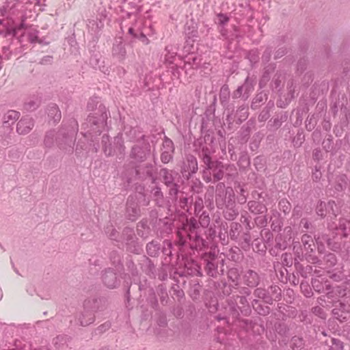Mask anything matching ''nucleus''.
Masks as SVG:
<instances>
[{
  "label": "nucleus",
  "mask_w": 350,
  "mask_h": 350,
  "mask_svg": "<svg viewBox=\"0 0 350 350\" xmlns=\"http://www.w3.org/2000/svg\"><path fill=\"white\" fill-rule=\"evenodd\" d=\"M214 137L206 134L193 142L195 152L198 154L200 167H202V178L206 183H217L223 180V163L218 160H213L211 156L215 153Z\"/></svg>",
  "instance_id": "f257e3e1"
},
{
  "label": "nucleus",
  "mask_w": 350,
  "mask_h": 350,
  "mask_svg": "<svg viewBox=\"0 0 350 350\" xmlns=\"http://www.w3.org/2000/svg\"><path fill=\"white\" fill-rule=\"evenodd\" d=\"M198 220L191 217L178 227L177 243L180 248L189 247L191 249L201 250L207 245V241L202 238V229L209 226V215L206 211L200 213Z\"/></svg>",
  "instance_id": "f03ea898"
},
{
  "label": "nucleus",
  "mask_w": 350,
  "mask_h": 350,
  "mask_svg": "<svg viewBox=\"0 0 350 350\" xmlns=\"http://www.w3.org/2000/svg\"><path fill=\"white\" fill-rule=\"evenodd\" d=\"M77 133V122L75 119L63 124L59 131L50 130L44 136V147L50 149L56 145L59 149L66 153L72 152L75 135Z\"/></svg>",
  "instance_id": "7ed1b4c3"
},
{
  "label": "nucleus",
  "mask_w": 350,
  "mask_h": 350,
  "mask_svg": "<svg viewBox=\"0 0 350 350\" xmlns=\"http://www.w3.org/2000/svg\"><path fill=\"white\" fill-rule=\"evenodd\" d=\"M107 108L100 104L98 106L96 111L88 116L85 123L82 124V129L85 131L83 133L85 137L101 133V131L107 127Z\"/></svg>",
  "instance_id": "20e7f679"
},
{
  "label": "nucleus",
  "mask_w": 350,
  "mask_h": 350,
  "mask_svg": "<svg viewBox=\"0 0 350 350\" xmlns=\"http://www.w3.org/2000/svg\"><path fill=\"white\" fill-rule=\"evenodd\" d=\"M203 270L207 276L218 278L224 275V264L225 260L220 258L213 251L204 252L200 256Z\"/></svg>",
  "instance_id": "39448f33"
},
{
  "label": "nucleus",
  "mask_w": 350,
  "mask_h": 350,
  "mask_svg": "<svg viewBox=\"0 0 350 350\" xmlns=\"http://www.w3.org/2000/svg\"><path fill=\"white\" fill-rule=\"evenodd\" d=\"M301 243H302L303 251L304 254L299 247V242L293 243V250H294V254L299 258V260H302L303 258H306V262L310 264H319L321 265L319 258L314 254V250H315V243H314L313 238L308 234H304L301 237Z\"/></svg>",
  "instance_id": "423d86ee"
},
{
  "label": "nucleus",
  "mask_w": 350,
  "mask_h": 350,
  "mask_svg": "<svg viewBox=\"0 0 350 350\" xmlns=\"http://www.w3.org/2000/svg\"><path fill=\"white\" fill-rule=\"evenodd\" d=\"M228 227L230 228L228 231V238L240 245L243 250H248L251 245L250 231L243 230L242 225L239 222H231Z\"/></svg>",
  "instance_id": "0eeeda50"
},
{
  "label": "nucleus",
  "mask_w": 350,
  "mask_h": 350,
  "mask_svg": "<svg viewBox=\"0 0 350 350\" xmlns=\"http://www.w3.org/2000/svg\"><path fill=\"white\" fill-rule=\"evenodd\" d=\"M215 204L219 209L224 207H231L234 206V191L230 187H225L221 182L216 184L215 186Z\"/></svg>",
  "instance_id": "6e6552de"
},
{
  "label": "nucleus",
  "mask_w": 350,
  "mask_h": 350,
  "mask_svg": "<svg viewBox=\"0 0 350 350\" xmlns=\"http://www.w3.org/2000/svg\"><path fill=\"white\" fill-rule=\"evenodd\" d=\"M254 296L260 299L267 305H272L274 301H279L281 299V289L276 285H271L265 288V287L254 288Z\"/></svg>",
  "instance_id": "1a4fd4ad"
},
{
  "label": "nucleus",
  "mask_w": 350,
  "mask_h": 350,
  "mask_svg": "<svg viewBox=\"0 0 350 350\" xmlns=\"http://www.w3.org/2000/svg\"><path fill=\"white\" fill-rule=\"evenodd\" d=\"M98 309V299H88L83 303V311L79 314V325L85 327L94 322V313Z\"/></svg>",
  "instance_id": "9d476101"
},
{
  "label": "nucleus",
  "mask_w": 350,
  "mask_h": 350,
  "mask_svg": "<svg viewBox=\"0 0 350 350\" xmlns=\"http://www.w3.org/2000/svg\"><path fill=\"white\" fill-rule=\"evenodd\" d=\"M228 307H230V312L232 314V317L237 319L239 312L242 314L247 316L251 312L249 308V303L245 296L243 295H233L228 299Z\"/></svg>",
  "instance_id": "9b49d317"
},
{
  "label": "nucleus",
  "mask_w": 350,
  "mask_h": 350,
  "mask_svg": "<svg viewBox=\"0 0 350 350\" xmlns=\"http://www.w3.org/2000/svg\"><path fill=\"white\" fill-rule=\"evenodd\" d=\"M101 149L106 157L113 155L116 151L122 154L124 151V140L121 136L118 135L111 141L109 135H104L101 137Z\"/></svg>",
  "instance_id": "f8f14e48"
},
{
  "label": "nucleus",
  "mask_w": 350,
  "mask_h": 350,
  "mask_svg": "<svg viewBox=\"0 0 350 350\" xmlns=\"http://www.w3.org/2000/svg\"><path fill=\"white\" fill-rule=\"evenodd\" d=\"M241 278L243 285L254 288L260 285L263 279V274L249 269L242 271L241 278Z\"/></svg>",
  "instance_id": "ddd939ff"
},
{
  "label": "nucleus",
  "mask_w": 350,
  "mask_h": 350,
  "mask_svg": "<svg viewBox=\"0 0 350 350\" xmlns=\"http://www.w3.org/2000/svg\"><path fill=\"white\" fill-rule=\"evenodd\" d=\"M197 159L192 154H187L180 166V173L185 179L189 180L191 175L197 173Z\"/></svg>",
  "instance_id": "4468645a"
},
{
  "label": "nucleus",
  "mask_w": 350,
  "mask_h": 350,
  "mask_svg": "<svg viewBox=\"0 0 350 350\" xmlns=\"http://www.w3.org/2000/svg\"><path fill=\"white\" fill-rule=\"evenodd\" d=\"M135 180L144 181L150 180L155 181V167L151 164H144L135 167Z\"/></svg>",
  "instance_id": "2eb2a0df"
},
{
  "label": "nucleus",
  "mask_w": 350,
  "mask_h": 350,
  "mask_svg": "<svg viewBox=\"0 0 350 350\" xmlns=\"http://www.w3.org/2000/svg\"><path fill=\"white\" fill-rule=\"evenodd\" d=\"M153 33H154L152 32V27H150V26H144L142 28H135L134 27L129 28V34L132 36V38L138 40L144 44H148V39L147 38V36H150Z\"/></svg>",
  "instance_id": "dca6fc26"
},
{
  "label": "nucleus",
  "mask_w": 350,
  "mask_h": 350,
  "mask_svg": "<svg viewBox=\"0 0 350 350\" xmlns=\"http://www.w3.org/2000/svg\"><path fill=\"white\" fill-rule=\"evenodd\" d=\"M101 281L105 286L109 289H114L120 284V280L117 278V273L112 268H107L101 271Z\"/></svg>",
  "instance_id": "f3484780"
},
{
  "label": "nucleus",
  "mask_w": 350,
  "mask_h": 350,
  "mask_svg": "<svg viewBox=\"0 0 350 350\" xmlns=\"http://www.w3.org/2000/svg\"><path fill=\"white\" fill-rule=\"evenodd\" d=\"M252 198L254 200L249 201L248 204H247L249 212L256 215L266 213L267 206L262 202L258 200L261 198V193H252Z\"/></svg>",
  "instance_id": "a211bd4d"
},
{
  "label": "nucleus",
  "mask_w": 350,
  "mask_h": 350,
  "mask_svg": "<svg viewBox=\"0 0 350 350\" xmlns=\"http://www.w3.org/2000/svg\"><path fill=\"white\" fill-rule=\"evenodd\" d=\"M150 145L146 144L144 147L135 145L131 150L130 157L136 163H142L150 154Z\"/></svg>",
  "instance_id": "6ab92c4d"
},
{
  "label": "nucleus",
  "mask_w": 350,
  "mask_h": 350,
  "mask_svg": "<svg viewBox=\"0 0 350 350\" xmlns=\"http://www.w3.org/2000/svg\"><path fill=\"white\" fill-rule=\"evenodd\" d=\"M173 152H174V145L170 139L165 137L162 142V152L160 159L162 163L167 164L171 161L173 158Z\"/></svg>",
  "instance_id": "aec40b11"
},
{
  "label": "nucleus",
  "mask_w": 350,
  "mask_h": 350,
  "mask_svg": "<svg viewBox=\"0 0 350 350\" xmlns=\"http://www.w3.org/2000/svg\"><path fill=\"white\" fill-rule=\"evenodd\" d=\"M336 207V203L333 201H329L327 203L319 201L317 204L316 213L321 218L325 217L326 213L332 212V215H336V211L333 208Z\"/></svg>",
  "instance_id": "412c9836"
},
{
  "label": "nucleus",
  "mask_w": 350,
  "mask_h": 350,
  "mask_svg": "<svg viewBox=\"0 0 350 350\" xmlns=\"http://www.w3.org/2000/svg\"><path fill=\"white\" fill-rule=\"evenodd\" d=\"M33 128V119L29 116H23L17 123V133L26 135Z\"/></svg>",
  "instance_id": "4be33fe9"
},
{
  "label": "nucleus",
  "mask_w": 350,
  "mask_h": 350,
  "mask_svg": "<svg viewBox=\"0 0 350 350\" xmlns=\"http://www.w3.org/2000/svg\"><path fill=\"white\" fill-rule=\"evenodd\" d=\"M139 217V206L133 199L127 200L126 203V218L135 221Z\"/></svg>",
  "instance_id": "5701e85b"
},
{
  "label": "nucleus",
  "mask_w": 350,
  "mask_h": 350,
  "mask_svg": "<svg viewBox=\"0 0 350 350\" xmlns=\"http://www.w3.org/2000/svg\"><path fill=\"white\" fill-rule=\"evenodd\" d=\"M312 288L318 293H323L325 290L333 287L329 282L324 278H313L311 280Z\"/></svg>",
  "instance_id": "b1692460"
},
{
  "label": "nucleus",
  "mask_w": 350,
  "mask_h": 350,
  "mask_svg": "<svg viewBox=\"0 0 350 350\" xmlns=\"http://www.w3.org/2000/svg\"><path fill=\"white\" fill-rule=\"evenodd\" d=\"M246 118H247V107L245 105H241L239 106L234 115L230 114L228 116L226 120L228 122L235 121L237 124H241Z\"/></svg>",
  "instance_id": "393cba45"
},
{
  "label": "nucleus",
  "mask_w": 350,
  "mask_h": 350,
  "mask_svg": "<svg viewBox=\"0 0 350 350\" xmlns=\"http://www.w3.org/2000/svg\"><path fill=\"white\" fill-rule=\"evenodd\" d=\"M160 174H161L162 180H163V184L167 187L170 185H177L178 183L175 182V180L178 178V173L172 170H170L166 168H163L160 170Z\"/></svg>",
  "instance_id": "a878e982"
},
{
  "label": "nucleus",
  "mask_w": 350,
  "mask_h": 350,
  "mask_svg": "<svg viewBox=\"0 0 350 350\" xmlns=\"http://www.w3.org/2000/svg\"><path fill=\"white\" fill-rule=\"evenodd\" d=\"M157 227H158L159 232H160L161 237H163L171 233L172 228H173V222L167 217L160 219L158 223H157Z\"/></svg>",
  "instance_id": "bb28decb"
},
{
  "label": "nucleus",
  "mask_w": 350,
  "mask_h": 350,
  "mask_svg": "<svg viewBox=\"0 0 350 350\" xmlns=\"http://www.w3.org/2000/svg\"><path fill=\"white\" fill-rule=\"evenodd\" d=\"M111 54L116 59L122 61L126 57V49L124 45L120 40H116L113 44V49H111Z\"/></svg>",
  "instance_id": "cd10ccee"
},
{
  "label": "nucleus",
  "mask_w": 350,
  "mask_h": 350,
  "mask_svg": "<svg viewBox=\"0 0 350 350\" xmlns=\"http://www.w3.org/2000/svg\"><path fill=\"white\" fill-rule=\"evenodd\" d=\"M46 113H47V116H49V120L52 121L54 124L59 122L62 118L59 109L55 103H51L47 106V108H46Z\"/></svg>",
  "instance_id": "c85d7f7f"
},
{
  "label": "nucleus",
  "mask_w": 350,
  "mask_h": 350,
  "mask_svg": "<svg viewBox=\"0 0 350 350\" xmlns=\"http://www.w3.org/2000/svg\"><path fill=\"white\" fill-rule=\"evenodd\" d=\"M161 249H162V245L157 240H152L150 242L146 243V246H145L146 254L151 258L158 257Z\"/></svg>",
  "instance_id": "c756f323"
},
{
  "label": "nucleus",
  "mask_w": 350,
  "mask_h": 350,
  "mask_svg": "<svg viewBox=\"0 0 350 350\" xmlns=\"http://www.w3.org/2000/svg\"><path fill=\"white\" fill-rule=\"evenodd\" d=\"M335 308L332 309V316L335 317V319H338V321L340 322H343L345 321L347 318H345V312H347V310L345 309L347 306L342 302L335 303Z\"/></svg>",
  "instance_id": "7c9ffc66"
},
{
  "label": "nucleus",
  "mask_w": 350,
  "mask_h": 350,
  "mask_svg": "<svg viewBox=\"0 0 350 350\" xmlns=\"http://www.w3.org/2000/svg\"><path fill=\"white\" fill-rule=\"evenodd\" d=\"M238 89L245 90V92H243V100H246L249 98V96L251 93H252L253 90H254V80L250 77H247L245 79V83L239 86Z\"/></svg>",
  "instance_id": "2f4dec72"
},
{
  "label": "nucleus",
  "mask_w": 350,
  "mask_h": 350,
  "mask_svg": "<svg viewBox=\"0 0 350 350\" xmlns=\"http://www.w3.org/2000/svg\"><path fill=\"white\" fill-rule=\"evenodd\" d=\"M125 244L126 251L135 254H139L143 251L142 245L137 240L120 241Z\"/></svg>",
  "instance_id": "473e14b6"
},
{
  "label": "nucleus",
  "mask_w": 350,
  "mask_h": 350,
  "mask_svg": "<svg viewBox=\"0 0 350 350\" xmlns=\"http://www.w3.org/2000/svg\"><path fill=\"white\" fill-rule=\"evenodd\" d=\"M294 267H295L297 273H299V275L302 276L303 278H307L309 276L312 275V273H313L314 270L312 266H304L302 264L299 263V262L297 260L294 262Z\"/></svg>",
  "instance_id": "72a5a7b5"
},
{
  "label": "nucleus",
  "mask_w": 350,
  "mask_h": 350,
  "mask_svg": "<svg viewBox=\"0 0 350 350\" xmlns=\"http://www.w3.org/2000/svg\"><path fill=\"white\" fill-rule=\"evenodd\" d=\"M252 306L254 311L260 316L266 317L270 313V308L261 304L258 299H254V300L252 301Z\"/></svg>",
  "instance_id": "f704fd0d"
},
{
  "label": "nucleus",
  "mask_w": 350,
  "mask_h": 350,
  "mask_svg": "<svg viewBox=\"0 0 350 350\" xmlns=\"http://www.w3.org/2000/svg\"><path fill=\"white\" fill-rule=\"evenodd\" d=\"M151 196L157 206L159 207L163 206V204H164V196H163L162 191L159 186H154V187L152 188Z\"/></svg>",
  "instance_id": "c9c22d12"
},
{
  "label": "nucleus",
  "mask_w": 350,
  "mask_h": 350,
  "mask_svg": "<svg viewBox=\"0 0 350 350\" xmlns=\"http://www.w3.org/2000/svg\"><path fill=\"white\" fill-rule=\"evenodd\" d=\"M223 172H224V178L226 180H233L235 177L237 176V170H236L235 165L234 164H224L223 163Z\"/></svg>",
  "instance_id": "e433bc0d"
},
{
  "label": "nucleus",
  "mask_w": 350,
  "mask_h": 350,
  "mask_svg": "<svg viewBox=\"0 0 350 350\" xmlns=\"http://www.w3.org/2000/svg\"><path fill=\"white\" fill-rule=\"evenodd\" d=\"M323 293H325V295H322L318 298L319 304H320V305H322V302H325V299L329 300L330 303H341L340 301H338V299L345 297L338 296V294H336V293L329 291H325Z\"/></svg>",
  "instance_id": "4c0bfd02"
},
{
  "label": "nucleus",
  "mask_w": 350,
  "mask_h": 350,
  "mask_svg": "<svg viewBox=\"0 0 350 350\" xmlns=\"http://www.w3.org/2000/svg\"><path fill=\"white\" fill-rule=\"evenodd\" d=\"M321 261V264H316L320 267H325V268H330L334 267L336 264V255L332 252H329L327 254H325L323 256V259L320 260Z\"/></svg>",
  "instance_id": "58836bf2"
},
{
  "label": "nucleus",
  "mask_w": 350,
  "mask_h": 350,
  "mask_svg": "<svg viewBox=\"0 0 350 350\" xmlns=\"http://www.w3.org/2000/svg\"><path fill=\"white\" fill-rule=\"evenodd\" d=\"M288 116L287 112H281L273 118V120L269 122V126L273 129H278L280 127L282 123L287 121Z\"/></svg>",
  "instance_id": "ea45409f"
},
{
  "label": "nucleus",
  "mask_w": 350,
  "mask_h": 350,
  "mask_svg": "<svg viewBox=\"0 0 350 350\" xmlns=\"http://www.w3.org/2000/svg\"><path fill=\"white\" fill-rule=\"evenodd\" d=\"M70 339V338L67 335H59L53 339V344L56 347V349L64 350L67 347V343Z\"/></svg>",
  "instance_id": "a19ab883"
},
{
  "label": "nucleus",
  "mask_w": 350,
  "mask_h": 350,
  "mask_svg": "<svg viewBox=\"0 0 350 350\" xmlns=\"http://www.w3.org/2000/svg\"><path fill=\"white\" fill-rule=\"evenodd\" d=\"M136 232H137V235L139 237L143 239H147L150 234V227L147 225V222L142 221L137 223V225H136Z\"/></svg>",
  "instance_id": "79ce46f5"
},
{
  "label": "nucleus",
  "mask_w": 350,
  "mask_h": 350,
  "mask_svg": "<svg viewBox=\"0 0 350 350\" xmlns=\"http://www.w3.org/2000/svg\"><path fill=\"white\" fill-rule=\"evenodd\" d=\"M349 178L345 174H340L337 176L335 184L336 192H342L348 186Z\"/></svg>",
  "instance_id": "37998d69"
},
{
  "label": "nucleus",
  "mask_w": 350,
  "mask_h": 350,
  "mask_svg": "<svg viewBox=\"0 0 350 350\" xmlns=\"http://www.w3.org/2000/svg\"><path fill=\"white\" fill-rule=\"evenodd\" d=\"M226 276H228V281L235 284V286H239V280L241 278V273H239V269L236 267L228 268V272H226Z\"/></svg>",
  "instance_id": "c03bdc74"
},
{
  "label": "nucleus",
  "mask_w": 350,
  "mask_h": 350,
  "mask_svg": "<svg viewBox=\"0 0 350 350\" xmlns=\"http://www.w3.org/2000/svg\"><path fill=\"white\" fill-rule=\"evenodd\" d=\"M200 57L191 53L185 57V65H188L193 69H197L200 65Z\"/></svg>",
  "instance_id": "a18cd8bd"
},
{
  "label": "nucleus",
  "mask_w": 350,
  "mask_h": 350,
  "mask_svg": "<svg viewBox=\"0 0 350 350\" xmlns=\"http://www.w3.org/2000/svg\"><path fill=\"white\" fill-rule=\"evenodd\" d=\"M267 100V94L265 93L260 92L256 94L254 99H252V110L257 109L262 103H265Z\"/></svg>",
  "instance_id": "49530a36"
},
{
  "label": "nucleus",
  "mask_w": 350,
  "mask_h": 350,
  "mask_svg": "<svg viewBox=\"0 0 350 350\" xmlns=\"http://www.w3.org/2000/svg\"><path fill=\"white\" fill-rule=\"evenodd\" d=\"M136 240L137 238L136 236H135L133 228L129 227H125V228H124L123 232H122V236H120V239H118L120 241Z\"/></svg>",
  "instance_id": "de8ad7c7"
},
{
  "label": "nucleus",
  "mask_w": 350,
  "mask_h": 350,
  "mask_svg": "<svg viewBox=\"0 0 350 350\" xmlns=\"http://www.w3.org/2000/svg\"><path fill=\"white\" fill-rule=\"evenodd\" d=\"M174 252V248L173 247V244L171 241L165 240L162 242V248L161 250H160V253L170 258Z\"/></svg>",
  "instance_id": "09e8293b"
},
{
  "label": "nucleus",
  "mask_w": 350,
  "mask_h": 350,
  "mask_svg": "<svg viewBox=\"0 0 350 350\" xmlns=\"http://www.w3.org/2000/svg\"><path fill=\"white\" fill-rule=\"evenodd\" d=\"M224 211H223V217L226 219L232 221L235 219L237 216V211L234 208V205L231 206H224Z\"/></svg>",
  "instance_id": "8fccbe9b"
},
{
  "label": "nucleus",
  "mask_w": 350,
  "mask_h": 350,
  "mask_svg": "<svg viewBox=\"0 0 350 350\" xmlns=\"http://www.w3.org/2000/svg\"><path fill=\"white\" fill-rule=\"evenodd\" d=\"M0 35H3V37H14L16 36V29H14L10 24L1 25V27H0Z\"/></svg>",
  "instance_id": "3c124183"
},
{
  "label": "nucleus",
  "mask_w": 350,
  "mask_h": 350,
  "mask_svg": "<svg viewBox=\"0 0 350 350\" xmlns=\"http://www.w3.org/2000/svg\"><path fill=\"white\" fill-rule=\"evenodd\" d=\"M172 201L176 202L178 206L184 211H188L190 208L191 200L186 196H180L177 200H172Z\"/></svg>",
  "instance_id": "603ef678"
},
{
  "label": "nucleus",
  "mask_w": 350,
  "mask_h": 350,
  "mask_svg": "<svg viewBox=\"0 0 350 350\" xmlns=\"http://www.w3.org/2000/svg\"><path fill=\"white\" fill-rule=\"evenodd\" d=\"M327 345L329 346L328 350H342L343 349V343H342L340 340H338L335 338H330L329 340L325 341Z\"/></svg>",
  "instance_id": "864d4df0"
},
{
  "label": "nucleus",
  "mask_w": 350,
  "mask_h": 350,
  "mask_svg": "<svg viewBox=\"0 0 350 350\" xmlns=\"http://www.w3.org/2000/svg\"><path fill=\"white\" fill-rule=\"evenodd\" d=\"M228 97H229V89L228 86L227 85H224L222 87H221V89H219V102H221V104L222 105H226L227 102H228Z\"/></svg>",
  "instance_id": "5fc2aeb1"
},
{
  "label": "nucleus",
  "mask_w": 350,
  "mask_h": 350,
  "mask_svg": "<svg viewBox=\"0 0 350 350\" xmlns=\"http://www.w3.org/2000/svg\"><path fill=\"white\" fill-rule=\"evenodd\" d=\"M18 117H20V113L17 111H8L7 113L3 116V122L4 124H8L10 122L13 123L18 119Z\"/></svg>",
  "instance_id": "6e6d98bb"
},
{
  "label": "nucleus",
  "mask_w": 350,
  "mask_h": 350,
  "mask_svg": "<svg viewBox=\"0 0 350 350\" xmlns=\"http://www.w3.org/2000/svg\"><path fill=\"white\" fill-rule=\"evenodd\" d=\"M204 201L202 198L196 197L195 202H193V214L198 215L200 213L204 212Z\"/></svg>",
  "instance_id": "4d7b16f0"
},
{
  "label": "nucleus",
  "mask_w": 350,
  "mask_h": 350,
  "mask_svg": "<svg viewBox=\"0 0 350 350\" xmlns=\"http://www.w3.org/2000/svg\"><path fill=\"white\" fill-rule=\"evenodd\" d=\"M304 347L303 339L298 336H294L291 339V348L293 350H301Z\"/></svg>",
  "instance_id": "13d9d810"
},
{
  "label": "nucleus",
  "mask_w": 350,
  "mask_h": 350,
  "mask_svg": "<svg viewBox=\"0 0 350 350\" xmlns=\"http://www.w3.org/2000/svg\"><path fill=\"white\" fill-rule=\"evenodd\" d=\"M169 188V198H171V200H176L178 198V194L181 193L183 195V193L180 192L178 189L180 188V185H170L167 186Z\"/></svg>",
  "instance_id": "bf43d9fd"
},
{
  "label": "nucleus",
  "mask_w": 350,
  "mask_h": 350,
  "mask_svg": "<svg viewBox=\"0 0 350 350\" xmlns=\"http://www.w3.org/2000/svg\"><path fill=\"white\" fill-rule=\"evenodd\" d=\"M325 291H332L338 295V296H345L347 295V286L345 285L335 286L330 288L329 290H325Z\"/></svg>",
  "instance_id": "052dcab7"
},
{
  "label": "nucleus",
  "mask_w": 350,
  "mask_h": 350,
  "mask_svg": "<svg viewBox=\"0 0 350 350\" xmlns=\"http://www.w3.org/2000/svg\"><path fill=\"white\" fill-rule=\"evenodd\" d=\"M239 286H235V284H228L226 282H223L222 294L224 296H229L233 293V290L237 288Z\"/></svg>",
  "instance_id": "680f3d73"
},
{
  "label": "nucleus",
  "mask_w": 350,
  "mask_h": 350,
  "mask_svg": "<svg viewBox=\"0 0 350 350\" xmlns=\"http://www.w3.org/2000/svg\"><path fill=\"white\" fill-rule=\"evenodd\" d=\"M165 61L168 64H172L173 60H174L175 54L176 53L172 51V46H167L165 49Z\"/></svg>",
  "instance_id": "e2e57ef3"
},
{
  "label": "nucleus",
  "mask_w": 350,
  "mask_h": 350,
  "mask_svg": "<svg viewBox=\"0 0 350 350\" xmlns=\"http://www.w3.org/2000/svg\"><path fill=\"white\" fill-rule=\"evenodd\" d=\"M105 232H106L107 236L109 237L110 239L119 241L118 240V232L111 225H109L106 227V230H105Z\"/></svg>",
  "instance_id": "0e129e2a"
},
{
  "label": "nucleus",
  "mask_w": 350,
  "mask_h": 350,
  "mask_svg": "<svg viewBox=\"0 0 350 350\" xmlns=\"http://www.w3.org/2000/svg\"><path fill=\"white\" fill-rule=\"evenodd\" d=\"M247 59H248L250 64H254L258 61V49H252L247 53Z\"/></svg>",
  "instance_id": "69168bd1"
},
{
  "label": "nucleus",
  "mask_w": 350,
  "mask_h": 350,
  "mask_svg": "<svg viewBox=\"0 0 350 350\" xmlns=\"http://www.w3.org/2000/svg\"><path fill=\"white\" fill-rule=\"evenodd\" d=\"M190 188H191V191H193V193H199L201 191V189H202V183H201L200 180L198 178H195L191 180Z\"/></svg>",
  "instance_id": "338daca9"
},
{
  "label": "nucleus",
  "mask_w": 350,
  "mask_h": 350,
  "mask_svg": "<svg viewBox=\"0 0 350 350\" xmlns=\"http://www.w3.org/2000/svg\"><path fill=\"white\" fill-rule=\"evenodd\" d=\"M28 42L31 43H41V40L38 37V31L32 30L28 32Z\"/></svg>",
  "instance_id": "774afa93"
}]
</instances>
